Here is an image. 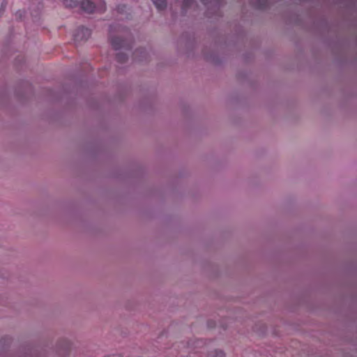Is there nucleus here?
<instances>
[{
  "label": "nucleus",
  "mask_w": 357,
  "mask_h": 357,
  "mask_svg": "<svg viewBox=\"0 0 357 357\" xmlns=\"http://www.w3.org/2000/svg\"><path fill=\"white\" fill-rule=\"evenodd\" d=\"M211 357H224L225 353L220 349L214 350L211 353Z\"/></svg>",
  "instance_id": "nucleus-3"
},
{
  "label": "nucleus",
  "mask_w": 357,
  "mask_h": 357,
  "mask_svg": "<svg viewBox=\"0 0 357 357\" xmlns=\"http://www.w3.org/2000/svg\"><path fill=\"white\" fill-rule=\"evenodd\" d=\"M63 3L68 7H75L77 5V2L74 0H66Z\"/></svg>",
  "instance_id": "nucleus-4"
},
{
  "label": "nucleus",
  "mask_w": 357,
  "mask_h": 357,
  "mask_svg": "<svg viewBox=\"0 0 357 357\" xmlns=\"http://www.w3.org/2000/svg\"><path fill=\"white\" fill-rule=\"evenodd\" d=\"M82 7L88 13H92L96 10L103 9L102 0H84L82 3Z\"/></svg>",
  "instance_id": "nucleus-1"
},
{
  "label": "nucleus",
  "mask_w": 357,
  "mask_h": 357,
  "mask_svg": "<svg viewBox=\"0 0 357 357\" xmlns=\"http://www.w3.org/2000/svg\"><path fill=\"white\" fill-rule=\"evenodd\" d=\"M153 1L158 9H163L166 6L165 0H153Z\"/></svg>",
  "instance_id": "nucleus-2"
}]
</instances>
